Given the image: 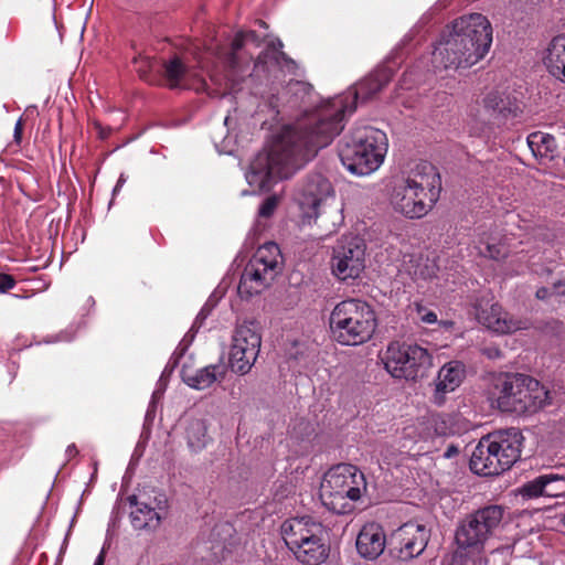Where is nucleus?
Segmentation results:
<instances>
[{
	"label": "nucleus",
	"mask_w": 565,
	"mask_h": 565,
	"mask_svg": "<svg viewBox=\"0 0 565 565\" xmlns=\"http://www.w3.org/2000/svg\"><path fill=\"white\" fill-rule=\"evenodd\" d=\"M388 83L385 72L371 74L345 96L327 100L306 118L282 128L267 153L258 154L247 175L250 184L267 190L277 180L288 179L329 146L344 127V118L356 109V102H366Z\"/></svg>",
	"instance_id": "1"
},
{
	"label": "nucleus",
	"mask_w": 565,
	"mask_h": 565,
	"mask_svg": "<svg viewBox=\"0 0 565 565\" xmlns=\"http://www.w3.org/2000/svg\"><path fill=\"white\" fill-rule=\"evenodd\" d=\"M492 44V25L481 13L456 19L445 32L433 53L434 63L445 70L468 68L489 52Z\"/></svg>",
	"instance_id": "2"
},
{
	"label": "nucleus",
	"mask_w": 565,
	"mask_h": 565,
	"mask_svg": "<svg viewBox=\"0 0 565 565\" xmlns=\"http://www.w3.org/2000/svg\"><path fill=\"white\" fill-rule=\"evenodd\" d=\"M440 189L437 169L429 162H419L407 177L395 182L391 204L395 212L409 220L422 218L437 202Z\"/></svg>",
	"instance_id": "3"
},
{
	"label": "nucleus",
	"mask_w": 565,
	"mask_h": 565,
	"mask_svg": "<svg viewBox=\"0 0 565 565\" xmlns=\"http://www.w3.org/2000/svg\"><path fill=\"white\" fill-rule=\"evenodd\" d=\"M295 200L301 211L302 222L315 224L320 230V237L334 233L342 222L332 184L321 174L309 175L297 189Z\"/></svg>",
	"instance_id": "4"
},
{
	"label": "nucleus",
	"mask_w": 565,
	"mask_h": 565,
	"mask_svg": "<svg viewBox=\"0 0 565 565\" xmlns=\"http://www.w3.org/2000/svg\"><path fill=\"white\" fill-rule=\"evenodd\" d=\"M524 437L520 429L508 428L482 437L470 457L469 467L479 476H498L521 457Z\"/></svg>",
	"instance_id": "5"
},
{
	"label": "nucleus",
	"mask_w": 565,
	"mask_h": 565,
	"mask_svg": "<svg viewBox=\"0 0 565 565\" xmlns=\"http://www.w3.org/2000/svg\"><path fill=\"white\" fill-rule=\"evenodd\" d=\"M386 150V135L369 126L353 128L338 146L342 164L355 175H369L377 170Z\"/></svg>",
	"instance_id": "6"
},
{
	"label": "nucleus",
	"mask_w": 565,
	"mask_h": 565,
	"mask_svg": "<svg viewBox=\"0 0 565 565\" xmlns=\"http://www.w3.org/2000/svg\"><path fill=\"white\" fill-rule=\"evenodd\" d=\"M501 412L518 415L534 414L551 404L550 391L537 380L521 373L501 374L493 392Z\"/></svg>",
	"instance_id": "7"
},
{
	"label": "nucleus",
	"mask_w": 565,
	"mask_h": 565,
	"mask_svg": "<svg viewBox=\"0 0 565 565\" xmlns=\"http://www.w3.org/2000/svg\"><path fill=\"white\" fill-rule=\"evenodd\" d=\"M377 319L366 301L351 298L340 301L329 317L331 338L342 345L356 347L370 341L376 330Z\"/></svg>",
	"instance_id": "8"
},
{
	"label": "nucleus",
	"mask_w": 565,
	"mask_h": 565,
	"mask_svg": "<svg viewBox=\"0 0 565 565\" xmlns=\"http://www.w3.org/2000/svg\"><path fill=\"white\" fill-rule=\"evenodd\" d=\"M281 536L296 559L303 565H320L330 553L327 530L312 516L291 518L281 524Z\"/></svg>",
	"instance_id": "9"
},
{
	"label": "nucleus",
	"mask_w": 565,
	"mask_h": 565,
	"mask_svg": "<svg viewBox=\"0 0 565 565\" xmlns=\"http://www.w3.org/2000/svg\"><path fill=\"white\" fill-rule=\"evenodd\" d=\"M505 510L502 505L481 507L460 519L455 530L457 550L465 555H480L487 543L502 526Z\"/></svg>",
	"instance_id": "10"
},
{
	"label": "nucleus",
	"mask_w": 565,
	"mask_h": 565,
	"mask_svg": "<svg viewBox=\"0 0 565 565\" xmlns=\"http://www.w3.org/2000/svg\"><path fill=\"white\" fill-rule=\"evenodd\" d=\"M383 362L393 377L417 381L426 376L433 366V356L427 349L416 343L395 341L387 345Z\"/></svg>",
	"instance_id": "11"
},
{
	"label": "nucleus",
	"mask_w": 565,
	"mask_h": 565,
	"mask_svg": "<svg viewBox=\"0 0 565 565\" xmlns=\"http://www.w3.org/2000/svg\"><path fill=\"white\" fill-rule=\"evenodd\" d=\"M262 344L259 326L255 321L238 324L233 334L230 366L233 372L246 374L257 360Z\"/></svg>",
	"instance_id": "12"
},
{
	"label": "nucleus",
	"mask_w": 565,
	"mask_h": 565,
	"mask_svg": "<svg viewBox=\"0 0 565 565\" xmlns=\"http://www.w3.org/2000/svg\"><path fill=\"white\" fill-rule=\"evenodd\" d=\"M365 249L359 236H342L333 247L332 274L343 281L358 278L365 268Z\"/></svg>",
	"instance_id": "13"
},
{
	"label": "nucleus",
	"mask_w": 565,
	"mask_h": 565,
	"mask_svg": "<svg viewBox=\"0 0 565 565\" xmlns=\"http://www.w3.org/2000/svg\"><path fill=\"white\" fill-rule=\"evenodd\" d=\"M430 531L424 524L407 522L393 531L387 541V553L398 561H411L425 551Z\"/></svg>",
	"instance_id": "14"
},
{
	"label": "nucleus",
	"mask_w": 565,
	"mask_h": 565,
	"mask_svg": "<svg viewBox=\"0 0 565 565\" xmlns=\"http://www.w3.org/2000/svg\"><path fill=\"white\" fill-rule=\"evenodd\" d=\"M322 482L329 483L332 489L355 501L361 498L362 490H366L364 475L351 463H340L330 468L324 473Z\"/></svg>",
	"instance_id": "15"
},
{
	"label": "nucleus",
	"mask_w": 565,
	"mask_h": 565,
	"mask_svg": "<svg viewBox=\"0 0 565 565\" xmlns=\"http://www.w3.org/2000/svg\"><path fill=\"white\" fill-rule=\"evenodd\" d=\"M262 40L256 31H239L231 44V52L226 56V64L234 77L241 78L248 71L253 61V50L260 46Z\"/></svg>",
	"instance_id": "16"
},
{
	"label": "nucleus",
	"mask_w": 565,
	"mask_h": 565,
	"mask_svg": "<svg viewBox=\"0 0 565 565\" xmlns=\"http://www.w3.org/2000/svg\"><path fill=\"white\" fill-rule=\"evenodd\" d=\"M473 309L478 322L495 333L505 334L521 329V321L513 319L499 303L478 299Z\"/></svg>",
	"instance_id": "17"
},
{
	"label": "nucleus",
	"mask_w": 565,
	"mask_h": 565,
	"mask_svg": "<svg viewBox=\"0 0 565 565\" xmlns=\"http://www.w3.org/2000/svg\"><path fill=\"white\" fill-rule=\"evenodd\" d=\"M562 469L550 470L532 480L524 482L518 493L523 499H536L540 497H565V472Z\"/></svg>",
	"instance_id": "18"
},
{
	"label": "nucleus",
	"mask_w": 565,
	"mask_h": 565,
	"mask_svg": "<svg viewBox=\"0 0 565 565\" xmlns=\"http://www.w3.org/2000/svg\"><path fill=\"white\" fill-rule=\"evenodd\" d=\"M387 541L384 529L375 522L362 526L356 537V551L361 557L370 561L376 559L387 550Z\"/></svg>",
	"instance_id": "19"
},
{
	"label": "nucleus",
	"mask_w": 565,
	"mask_h": 565,
	"mask_svg": "<svg viewBox=\"0 0 565 565\" xmlns=\"http://www.w3.org/2000/svg\"><path fill=\"white\" fill-rule=\"evenodd\" d=\"M466 377V366L460 361H450L439 371L435 383L433 402L441 406L446 401V394L460 386Z\"/></svg>",
	"instance_id": "20"
},
{
	"label": "nucleus",
	"mask_w": 565,
	"mask_h": 565,
	"mask_svg": "<svg viewBox=\"0 0 565 565\" xmlns=\"http://www.w3.org/2000/svg\"><path fill=\"white\" fill-rule=\"evenodd\" d=\"M483 110L490 120L500 126L515 118L520 107L516 99L509 94L491 92L483 98Z\"/></svg>",
	"instance_id": "21"
},
{
	"label": "nucleus",
	"mask_w": 565,
	"mask_h": 565,
	"mask_svg": "<svg viewBox=\"0 0 565 565\" xmlns=\"http://www.w3.org/2000/svg\"><path fill=\"white\" fill-rule=\"evenodd\" d=\"M276 276L252 260L248 262L241 276L237 291L241 297L249 298L269 286Z\"/></svg>",
	"instance_id": "22"
},
{
	"label": "nucleus",
	"mask_w": 565,
	"mask_h": 565,
	"mask_svg": "<svg viewBox=\"0 0 565 565\" xmlns=\"http://www.w3.org/2000/svg\"><path fill=\"white\" fill-rule=\"evenodd\" d=\"M547 72L565 84V34L554 36L543 58Z\"/></svg>",
	"instance_id": "23"
},
{
	"label": "nucleus",
	"mask_w": 565,
	"mask_h": 565,
	"mask_svg": "<svg viewBox=\"0 0 565 565\" xmlns=\"http://www.w3.org/2000/svg\"><path fill=\"white\" fill-rule=\"evenodd\" d=\"M135 509L130 512V522L135 530H154L161 522L159 513L147 503L138 502L136 495L128 497Z\"/></svg>",
	"instance_id": "24"
},
{
	"label": "nucleus",
	"mask_w": 565,
	"mask_h": 565,
	"mask_svg": "<svg viewBox=\"0 0 565 565\" xmlns=\"http://www.w3.org/2000/svg\"><path fill=\"white\" fill-rule=\"evenodd\" d=\"M226 369L222 364H211L198 370L194 373L182 372V379L185 384L196 390H205L214 382L222 380Z\"/></svg>",
	"instance_id": "25"
},
{
	"label": "nucleus",
	"mask_w": 565,
	"mask_h": 565,
	"mask_svg": "<svg viewBox=\"0 0 565 565\" xmlns=\"http://www.w3.org/2000/svg\"><path fill=\"white\" fill-rule=\"evenodd\" d=\"M319 497L323 507L335 514H349L354 511L355 500L349 499L344 493L332 489L329 483L321 482Z\"/></svg>",
	"instance_id": "26"
},
{
	"label": "nucleus",
	"mask_w": 565,
	"mask_h": 565,
	"mask_svg": "<svg viewBox=\"0 0 565 565\" xmlns=\"http://www.w3.org/2000/svg\"><path fill=\"white\" fill-rule=\"evenodd\" d=\"M185 439L192 452H200L205 449L213 440L209 434L206 420L202 418L190 419L185 427Z\"/></svg>",
	"instance_id": "27"
},
{
	"label": "nucleus",
	"mask_w": 565,
	"mask_h": 565,
	"mask_svg": "<svg viewBox=\"0 0 565 565\" xmlns=\"http://www.w3.org/2000/svg\"><path fill=\"white\" fill-rule=\"evenodd\" d=\"M256 265L271 271L275 276L279 273L282 256L279 246L274 242H267L259 246L250 259Z\"/></svg>",
	"instance_id": "28"
},
{
	"label": "nucleus",
	"mask_w": 565,
	"mask_h": 565,
	"mask_svg": "<svg viewBox=\"0 0 565 565\" xmlns=\"http://www.w3.org/2000/svg\"><path fill=\"white\" fill-rule=\"evenodd\" d=\"M527 145L535 156L553 160L558 156V147L554 136L535 131L527 137Z\"/></svg>",
	"instance_id": "29"
},
{
	"label": "nucleus",
	"mask_w": 565,
	"mask_h": 565,
	"mask_svg": "<svg viewBox=\"0 0 565 565\" xmlns=\"http://www.w3.org/2000/svg\"><path fill=\"white\" fill-rule=\"evenodd\" d=\"M313 87L301 81H291L284 90V97L290 108L305 107L311 104Z\"/></svg>",
	"instance_id": "30"
},
{
	"label": "nucleus",
	"mask_w": 565,
	"mask_h": 565,
	"mask_svg": "<svg viewBox=\"0 0 565 565\" xmlns=\"http://www.w3.org/2000/svg\"><path fill=\"white\" fill-rule=\"evenodd\" d=\"M162 67L170 88L178 87L188 72L186 65L177 55L164 62Z\"/></svg>",
	"instance_id": "31"
},
{
	"label": "nucleus",
	"mask_w": 565,
	"mask_h": 565,
	"mask_svg": "<svg viewBox=\"0 0 565 565\" xmlns=\"http://www.w3.org/2000/svg\"><path fill=\"white\" fill-rule=\"evenodd\" d=\"M136 72L139 74L140 78L151 83L153 81L152 71L157 68L158 61L153 57L147 55H138L132 60Z\"/></svg>",
	"instance_id": "32"
},
{
	"label": "nucleus",
	"mask_w": 565,
	"mask_h": 565,
	"mask_svg": "<svg viewBox=\"0 0 565 565\" xmlns=\"http://www.w3.org/2000/svg\"><path fill=\"white\" fill-rule=\"evenodd\" d=\"M535 296L540 300H550L553 297L565 296V280L559 279L551 287L539 288Z\"/></svg>",
	"instance_id": "33"
},
{
	"label": "nucleus",
	"mask_w": 565,
	"mask_h": 565,
	"mask_svg": "<svg viewBox=\"0 0 565 565\" xmlns=\"http://www.w3.org/2000/svg\"><path fill=\"white\" fill-rule=\"evenodd\" d=\"M415 311L417 315V318L426 324H433L437 322V315L431 311L430 309L426 308L425 306L420 303H415Z\"/></svg>",
	"instance_id": "34"
},
{
	"label": "nucleus",
	"mask_w": 565,
	"mask_h": 565,
	"mask_svg": "<svg viewBox=\"0 0 565 565\" xmlns=\"http://www.w3.org/2000/svg\"><path fill=\"white\" fill-rule=\"evenodd\" d=\"M278 206V198L276 195L268 196L260 204L258 214L262 217H269L274 214Z\"/></svg>",
	"instance_id": "35"
},
{
	"label": "nucleus",
	"mask_w": 565,
	"mask_h": 565,
	"mask_svg": "<svg viewBox=\"0 0 565 565\" xmlns=\"http://www.w3.org/2000/svg\"><path fill=\"white\" fill-rule=\"evenodd\" d=\"M482 254L486 257H489L494 260H500L507 256L505 252L503 250L502 246L500 245H490L488 244L486 246V250L482 252Z\"/></svg>",
	"instance_id": "36"
},
{
	"label": "nucleus",
	"mask_w": 565,
	"mask_h": 565,
	"mask_svg": "<svg viewBox=\"0 0 565 565\" xmlns=\"http://www.w3.org/2000/svg\"><path fill=\"white\" fill-rule=\"evenodd\" d=\"M17 284L15 278L12 275L0 273V294H4L12 289Z\"/></svg>",
	"instance_id": "37"
},
{
	"label": "nucleus",
	"mask_w": 565,
	"mask_h": 565,
	"mask_svg": "<svg viewBox=\"0 0 565 565\" xmlns=\"http://www.w3.org/2000/svg\"><path fill=\"white\" fill-rule=\"evenodd\" d=\"M22 134H23V121L22 119L20 118L17 122H15V126H14V134H13V138H14V141L17 143H20L21 140H22Z\"/></svg>",
	"instance_id": "38"
},
{
	"label": "nucleus",
	"mask_w": 565,
	"mask_h": 565,
	"mask_svg": "<svg viewBox=\"0 0 565 565\" xmlns=\"http://www.w3.org/2000/svg\"><path fill=\"white\" fill-rule=\"evenodd\" d=\"M458 454H459V448L456 445L450 444V445H448L446 451L444 452V457L449 459V458L457 456Z\"/></svg>",
	"instance_id": "39"
},
{
	"label": "nucleus",
	"mask_w": 565,
	"mask_h": 565,
	"mask_svg": "<svg viewBox=\"0 0 565 565\" xmlns=\"http://www.w3.org/2000/svg\"><path fill=\"white\" fill-rule=\"evenodd\" d=\"M266 56H267V54H259L257 56V58L255 60V62H254V68H258V67H263L264 68V65L266 63V60H265Z\"/></svg>",
	"instance_id": "40"
},
{
	"label": "nucleus",
	"mask_w": 565,
	"mask_h": 565,
	"mask_svg": "<svg viewBox=\"0 0 565 565\" xmlns=\"http://www.w3.org/2000/svg\"><path fill=\"white\" fill-rule=\"evenodd\" d=\"M209 313H210V310H207L205 307L202 308L201 311L199 312V315L196 316L195 323L198 321L202 322L207 317Z\"/></svg>",
	"instance_id": "41"
},
{
	"label": "nucleus",
	"mask_w": 565,
	"mask_h": 565,
	"mask_svg": "<svg viewBox=\"0 0 565 565\" xmlns=\"http://www.w3.org/2000/svg\"><path fill=\"white\" fill-rule=\"evenodd\" d=\"M105 557H106V552L103 548L100 551V553L98 554V556L96 557L94 565H104L105 564Z\"/></svg>",
	"instance_id": "42"
},
{
	"label": "nucleus",
	"mask_w": 565,
	"mask_h": 565,
	"mask_svg": "<svg viewBox=\"0 0 565 565\" xmlns=\"http://www.w3.org/2000/svg\"><path fill=\"white\" fill-rule=\"evenodd\" d=\"M484 353L489 356V358H498L500 356V351L498 349H486L484 350Z\"/></svg>",
	"instance_id": "43"
},
{
	"label": "nucleus",
	"mask_w": 565,
	"mask_h": 565,
	"mask_svg": "<svg viewBox=\"0 0 565 565\" xmlns=\"http://www.w3.org/2000/svg\"><path fill=\"white\" fill-rule=\"evenodd\" d=\"M78 454V450L76 448V446L74 444L70 445L67 448H66V455L68 457H74Z\"/></svg>",
	"instance_id": "44"
},
{
	"label": "nucleus",
	"mask_w": 565,
	"mask_h": 565,
	"mask_svg": "<svg viewBox=\"0 0 565 565\" xmlns=\"http://www.w3.org/2000/svg\"><path fill=\"white\" fill-rule=\"evenodd\" d=\"M125 180L122 178V175L119 178V180L117 181V184L114 189V192H116L122 184H124Z\"/></svg>",
	"instance_id": "45"
},
{
	"label": "nucleus",
	"mask_w": 565,
	"mask_h": 565,
	"mask_svg": "<svg viewBox=\"0 0 565 565\" xmlns=\"http://www.w3.org/2000/svg\"><path fill=\"white\" fill-rule=\"evenodd\" d=\"M278 54H279L280 56H282V57H285V56H286L284 52H278Z\"/></svg>",
	"instance_id": "46"
},
{
	"label": "nucleus",
	"mask_w": 565,
	"mask_h": 565,
	"mask_svg": "<svg viewBox=\"0 0 565 565\" xmlns=\"http://www.w3.org/2000/svg\"><path fill=\"white\" fill-rule=\"evenodd\" d=\"M278 46L282 47V43L280 41H278Z\"/></svg>",
	"instance_id": "47"
},
{
	"label": "nucleus",
	"mask_w": 565,
	"mask_h": 565,
	"mask_svg": "<svg viewBox=\"0 0 565 565\" xmlns=\"http://www.w3.org/2000/svg\"><path fill=\"white\" fill-rule=\"evenodd\" d=\"M563 520H564V524H565V514H564V519Z\"/></svg>",
	"instance_id": "48"
}]
</instances>
